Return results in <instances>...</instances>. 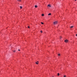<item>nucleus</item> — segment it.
Instances as JSON below:
<instances>
[{
	"mask_svg": "<svg viewBox=\"0 0 77 77\" xmlns=\"http://www.w3.org/2000/svg\"><path fill=\"white\" fill-rule=\"evenodd\" d=\"M41 24H44V23L42 22H41Z\"/></svg>",
	"mask_w": 77,
	"mask_h": 77,
	"instance_id": "obj_10",
	"label": "nucleus"
},
{
	"mask_svg": "<svg viewBox=\"0 0 77 77\" xmlns=\"http://www.w3.org/2000/svg\"><path fill=\"white\" fill-rule=\"evenodd\" d=\"M51 15V13H49L48 14V15Z\"/></svg>",
	"mask_w": 77,
	"mask_h": 77,
	"instance_id": "obj_7",
	"label": "nucleus"
},
{
	"mask_svg": "<svg viewBox=\"0 0 77 77\" xmlns=\"http://www.w3.org/2000/svg\"><path fill=\"white\" fill-rule=\"evenodd\" d=\"M16 51H13V52H14V53Z\"/></svg>",
	"mask_w": 77,
	"mask_h": 77,
	"instance_id": "obj_14",
	"label": "nucleus"
},
{
	"mask_svg": "<svg viewBox=\"0 0 77 77\" xmlns=\"http://www.w3.org/2000/svg\"><path fill=\"white\" fill-rule=\"evenodd\" d=\"M18 51H20V49H19V50H18Z\"/></svg>",
	"mask_w": 77,
	"mask_h": 77,
	"instance_id": "obj_20",
	"label": "nucleus"
},
{
	"mask_svg": "<svg viewBox=\"0 0 77 77\" xmlns=\"http://www.w3.org/2000/svg\"><path fill=\"white\" fill-rule=\"evenodd\" d=\"M54 25H56V24H57V21H56L55 22H54Z\"/></svg>",
	"mask_w": 77,
	"mask_h": 77,
	"instance_id": "obj_1",
	"label": "nucleus"
},
{
	"mask_svg": "<svg viewBox=\"0 0 77 77\" xmlns=\"http://www.w3.org/2000/svg\"><path fill=\"white\" fill-rule=\"evenodd\" d=\"M40 32H41V33H42V31L41 30V31H40Z\"/></svg>",
	"mask_w": 77,
	"mask_h": 77,
	"instance_id": "obj_12",
	"label": "nucleus"
},
{
	"mask_svg": "<svg viewBox=\"0 0 77 77\" xmlns=\"http://www.w3.org/2000/svg\"><path fill=\"white\" fill-rule=\"evenodd\" d=\"M35 8H38V6L36 5H35Z\"/></svg>",
	"mask_w": 77,
	"mask_h": 77,
	"instance_id": "obj_6",
	"label": "nucleus"
},
{
	"mask_svg": "<svg viewBox=\"0 0 77 77\" xmlns=\"http://www.w3.org/2000/svg\"><path fill=\"white\" fill-rule=\"evenodd\" d=\"M60 39H61L62 38V37L61 36H60Z\"/></svg>",
	"mask_w": 77,
	"mask_h": 77,
	"instance_id": "obj_17",
	"label": "nucleus"
},
{
	"mask_svg": "<svg viewBox=\"0 0 77 77\" xmlns=\"http://www.w3.org/2000/svg\"><path fill=\"white\" fill-rule=\"evenodd\" d=\"M17 1H18V2H21V0H17Z\"/></svg>",
	"mask_w": 77,
	"mask_h": 77,
	"instance_id": "obj_11",
	"label": "nucleus"
},
{
	"mask_svg": "<svg viewBox=\"0 0 77 77\" xmlns=\"http://www.w3.org/2000/svg\"><path fill=\"white\" fill-rule=\"evenodd\" d=\"M20 9H22V8H23V7H22V6H20Z\"/></svg>",
	"mask_w": 77,
	"mask_h": 77,
	"instance_id": "obj_8",
	"label": "nucleus"
},
{
	"mask_svg": "<svg viewBox=\"0 0 77 77\" xmlns=\"http://www.w3.org/2000/svg\"><path fill=\"white\" fill-rule=\"evenodd\" d=\"M60 54H58V56H60Z\"/></svg>",
	"mask_w": 77,
	"mask_h": 77,
	"instance_id": "obj_16",
	"label": "nucleus"
},
{
	"mask_svg": "<svg viewBox=\"0 0 77 77\" xmlns=\"http://www.w3.org/2000/svg\"><path fill=\"white\" fill-rule=\"evenodd\" d=\"M35 63L37 64H38V61L37 62H36Z\"/></svg>",
	"mask_w": 77,
	"mask_h": 77,
	"instance_id": "obj_4",
	"label": "nucleus"
},
{
	"mask_svg": "<svg viewBox=\"0 0 77 77\" xmlns=\"http://www.w3.org/2000/svg\"><path fill=\"white\" fill-rule=\"evenodd\" d=\"M75 0V1H76V0Z\"/></svg>",
	"mask_w": 77,
	"mask_h": 77,
	"instance_id": "obj_21",
	"label": "nucleus"
},
{
	"mask_svg": "<svg viewBox=\"0 0 77 77\" xmlns=\"http://www.w3.org/2000/svg\"><path fill=\"white\" fill-rule=\"evenodd\" d=\"M57 75L59 76V73H58Z\"/></svg>",
	"mask_w": 77,
	"mask_h": 77,
	"instance_id": "obj_15",
	"label": "nucleus"
},
{
	"mask_svg": "<svg viewBox=\"0 0 77 77\" xmlns=\"http://www.w3.org/2000/svg\"><path fill=\"white\" fill-rule=\"evenodd\" d=\"M42 16H44V14H42Z\"/></svg>",
	"mask_w": 77,
	"mask_h": 77,
	"instance_id": "obj_9",
	"label": "nucleus"
},
{
	"mask_svg": "<svg viewBox=\"0 0 77 77\" xmlns=\"http://www.w3.org/2000/svg\"><path fill=\"white\" fill-rule=\"evenodd\" d=\"M76 36H77V34H76Z\"/></svg>",
	"mask_w": 77,
	"mask_h": 77,
	"instance_id": "obj_19",
	"label": "nucleus"
},
{
	"mask_svg": "<svg viewBox=\"0 0 77 77\" xmlns=\"http://www.w3.org/2000/svg\"><path fill=\"white\" fill-rule=\"evenodd\" d=\"M65 42H68V40H65Z\"/></svg>",
	"mask_w": 77,
	"mask_h": 77,
	"instance_id": "obj_2",
	"label": "nucleus"
},
{
	"mask_svg": "<svg viewBox=\"0 0 77 77\" xmlns=\"http://www.w3.org/2000/svg\"><path fill=\"white\" fill-rule=\"evenodd\" d=\"M28 29H29V28H30V26H28Z\"/></svg>",
	"mask_w": 77,
	"mask_h": 77,
	"instance_id": "obj_13",
	"label": "nucleus"
},
{
	"mask_svg": "<svg viewBox=\"0 0 77 77\" xmlns=\"http://www.w3.org/2000/svg\"><path fill=\"white\" fill-rule=\"evenodd\" d=\"M73 27H74L73 26H71V27H70V28H73Z\"/></svg>",
	"mask_w": 77,
	"mask_h": 77,
	"instance_id": "obj_5",
	"label": "nucleus"
},
{
	"mask_svg": "<svg viewBox=\"0 0 77 77\" xmlns=\"http://www.w3.org/2000/svg\"><path fill=\"white\" fill-rule=\"evenodd\" d=\"M48 7H49V8H50L51 7V5H48Z\"/></svg>",
	"mask_w": 77,
	"mask_h": 77,
	"instance_id": "obj_3",
	"label": "nucleus"
},
{
	"mask_svg": "<svg viewBox=\"0 0 77 77\" xmlns=\"http://www.w3.org/2000/svg\"><path fill=\"white\" fill-rule=\"evenodd\" d=\"M64 77H66V75H64Z\"/></svg>",
	"mask_w": 77,
	"mask_h": 77,
	"instance_id": "obj_18",
	"label": "nucleus"
}]
</instances>
